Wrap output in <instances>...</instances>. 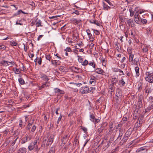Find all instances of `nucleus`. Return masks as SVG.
Instances as JSON below:
<instances>
[{"label": "nucleus", "instance_id": "1", "mask_svg": "<svg viewBox=\"0 0 153 153\" xmlns=\"http://www.w3.org/2000/svg\"><path fill=\"white\" fill-rule=\"evenodd\" d=\"M39 143V139L36 138L33 142L30 143V145L28 146V149L29 150L31 151L34 148H35L37 149L38 148V145Z\"/></svg>", "mask_w": 153, "mask_h": 153}, {"label": "nucleus", "instance_id": "2", "mask_svg": "<svg viewBox=\"0 0 153 153\" xmlns=\"http://www.w3.org/2000/svg\"><path fill=\"white\" fill-rule=\"evenodd\" d=\"M18 137H11L8 138L5 141V143L7 145H8L10 146H13L15 144Z\"/></svg>", "mask_w": 153, "mask_h": 153}, {"label": "nucleus", "instance_id": "3", "mask_svg": "<svg viewBox=\"0 0 153 153\" xmlns=\"http://www.w3.org/2000/svg\"><path fill=\"white\" fill-rule=\"evenodd\" d=\"M122 97V91L119 89H117L116 90V92L114 98L116 100H121Z\"/></svg>", "mask_w": 153, "mask_h": 153}, {"label": "nucleus", "instance_id": "4", "mask_svg": "<svg viewBox=\"0 0 153 153\" xmlns=\"http://www.w3.org/2000/svg\"><path fill=\"white\" fill-rule=\"evenodd\" d=\"M88 87L87 86H82L79 89V93L83 94L88 93Z\"/></svg>", "mask_w": 153, "mask_h": 153}, {"label": "nucleus", "instance_id": "5", "mask_svg": "<svg viewBox=\"0 0 153 153\" xmlns=\"http://www.w3.org/2000/svg\"><path fill=\"white\" fill-rule=\"evenodd\" d=\"M77 57H78V62L81 63L82 66H85L88 64V60L85 59L84 61H83V59L82 58L81 56L78 55Z\"/></svg>", "mask_w": 153, "mask_h": 153}, {"label": "nucleus", "instance_id": "6", "mask_svg": "<svg viewBox=\"0 0 153 153\" xmlns=\"http://www.w3.org/2000/svg\"><path fill=\"white\" fill-rule=\"evenodd\" d=\"M107 125L108 123L106 122L103 123L100 127L97 130V132L99 134L107 126Z\"/></svg>", "mask_w": 153, "mask_h": 153}, {"label": "nucleus", "instance_id": "7", "mask_svg": "<svg viewBox=\"0 0 153 153\" xmlns=\"http://www.w3.org/2000/svg\"><path fill=\"white\" fill-rule=\"evenodd\" d=\"M50 85V83L49 82H45L41 86H39V89H41L42 88H45L49 86Z\"/></svg>", "mask_w": 153, "mask_h": 153}, {"label": "nucleus", "instance_id": "8", "mask_svg": "<svg viewBox=\"0 0 153 153\" xmlns=\"http://www.w3.org/2000/svg\"><path fill=\"white\" fill-rule=\"evenodd\" d=\"M54 139V136L53 135H51L48 139L46 145L47 146L51 144L53 141Z\"/></svg>", "mask_w": 153, "mask_h": 153}, {"label": "nucleus", "instance_id": "9", "mask_svg": "<svg viewBox=\"0 0 153 153\" xmlns=\"http://www.w3.org/2000/svg\"><path fill=\"white\" fill-rule=\"evenodd\" d=\"M141 19L140 16L137 13H136L134 16V19L135 22L137 23L138 22L140 21Z\"/></svg>", "mask_w": 153, "mask_h": 153}, {"label": "nucleus", "instance_id": "10", "mask_svg": "<svg viewBox=\"0 0 153 153\" xmlns=\"http://www.w3.org/2000/svg\"><path fill=\"white\" fill-rule=\"evenodd\" d=\"M144 91L147 94V95L149 93L151 92V88H150L149 86V85L148 84H147L146 86H145Z\"/></svg>", "mask_w": 153, "mask_h": 153}, {"label": "nucleus", "instance_id": "11", "mask_svg": "<svg viewBox=\"0 0 153 153\" xmlns=\"http://www.w3.org/2000/svg\"><path fill=\"white\" fill-rule=\"evenodd\" d=\"M31 139V137H29L27 136L22 138L21 143L22 144L25 143L26 142L30 140Z\"/></svg>", "mask_w": 153, "mask_h": 153}, {"label": "nucleus", "instance_id": "12", "mask_svg": "<svg viewBox=\"0 0 153 153\" xmlns=\"http://www.w3.org/2000/svg\"><path fill=\"white\" fill-rule=\"evenodd\" d=\"M68 138V136L67 134L64 135L62 139V142L63 145H64L67 142Z\"/></svg>", "mask_w": 153, "mask_h": 153}, {"label": "nucleus", "instance_id": "13", "mask_svg": "<svg viewBox=\"0 0 153 153\" xmlns=\"http://www.w3.org/2000/svg\"><path fill=\"white\" fill-rule=\"evenodd\" d=\"M40 78L44 81H48L49 80V78L46 75L44 74H42L41 75Z\"/></svg>", "mask_w": 153, "mask_h": 153}, {"label": "nucleus", "instance_id": "14", "mask_svg": "<svg viewBox=\"0 0 153 153\" xmlns=\"http://www.w3.org/2000/svg\"><path fill=\"white\" fill-rule=\"evenodd\" d=\"M89 22L90 23L94 24L97 26L100 25V24L98 21L95 19H91L89 20Z\"/></svg>", "mask_w": 153, "mask_h": 153}, {"label": "nucleus", "instance_id": "15", "mask_svg": "<svg viewBox=\"0 0 153 153\" xmlns=\"http://www.w3.org/2000/svg\"><path fill=\"white\" fill-rule=\"evenodd\" d=\"M73 69L76 73H81L82 72V69L75 67H73Z\"/></svg>", "mask_w": 153, "mask_h": 153}, {"label": "nucleus", "instance_id": "16", "mask_svg": "<svg viewBox=\"0 0 153 153\" xmlns=\"http://www.w3.org/2000/svg\"><path fill=\"white\" fill-rule=\"evenodd\" d=\"M145 74L146 76L145 77L153 76V71H146L145 73Z\"/></svg>", "mask_w": 153, "mask_h": 153}, {"label": "nucleus", "instance_id": "17", "mask_svg": "<svg viewBox=\"0 0 153 153\" xmlns=\"http://www.w3.org/2000/svg\"><path fill=\"white\" fill-rule=\"evenodd\" d=\"M95 72L97 74L104 75V71L101 68H97L95 70Z\"/></svg>", "mask_w": 153, "mask_h": 153}, {"label": "nucleus", "instance_id": "18", "mask_svg": "<svg viewBox=\"0 0 153 153\" xmlns=\"http://www.w3.org/2000/svg\"><path fill=\"white\" fill-rule=\"evenodd\" d=\"M26 149L24 147H22L19 149L17 153H26Z\"/></svg>", "mask_w": 153, "mask_h": 153}, {"label": "nucleus", "instance_id": "19", "mask_svg": "<svg viewBox=\"0 0 153 153\" xmlns=\"http://www.w3.org/2000/svg\"><path fill=\"white\" fill-rule=\"evenodd\" d=\"M103 4V8L104 10H108L111 9L110 7L108 6L104 2H102Z\"/></svg>", "mask_w": 153, "mask_h": 153}, {"label": "nucleus", "instance_id": "20", "mask_svg": "<svg viewBox=\"0 0 153 153\" xmlns=\"http://www.w3.org/2000/svg\"><path fill=\"white\" fill-rule=\"evenodd\" d=\"M51 64L52 65H60L61 62L59 60H51Z\"/></svg>", "mask_w": 153, "mask_h": 153}, {"label": "nucleus", "instance_id": "21", "mask_svg": "<svg viewBox=\"0 0 153 153\" xmlns=\"http://www.w3.org/2000/svg\"><path fill=\"white\" fill-rule=\"evenodd\" d=\"M119 19L120 21L123 23H126V21L127 18H126L123 16H120L119 17Z\"/></svg>", "mask_w": 153, "mask_h": 153}, {"label": "nucleus", "instance_id": "22", "mask_svg": "<svg viewBox=\"0 0 153 153\" xmlns=\"http://www.w3.org/2000/svg\"><path fill=\"white\" fill-rule=\"evenodd\" d=\"M34 121V120L33 119H32V122L30 123H29L27 125L25 129L26 130H30V128L31 127V126L33 123V122Z\"/></svg>", "mask_w": 153, "mask_h": 153}, {"label": "nucleus", "instance_id": "23", "mask_svg": "<svg viewBox=\"0 0 153 153\" xmlns=\"http://www.w3.org/2000/svg\"><path fill=\"white\" fill-rule=\"evenodd\" d=\"M128 139V138L124 136L123 138L120 142V143L121 144V145H123L126 142Z\"/></svg>", "mask_w": 153, "mask_h": 153}, {"label": "nucleus", "instance_id": "24", "mask_svg": "<svg viewBox=\"0 0 153 153\" xmlns=\"http://www.w3.org/2000/svg\"><path fill=\"white\" fill-rule=\"evenodd\" d=\"M79 144V137L76 136L75 137L74 143V145L75 146H77Z\"/></svg>", "mask_w": 153, "mask_h": 153}, {"label": "nucleus", "instance_id": "25", "mask_svg": "<svg viewBox=\"0 0 153 153\" xmlns=\"http://www.w3.org/2000/svg\"><path fill=\"white\" fill-rule=\"evenodd\" d=\"M146 151V150L144 147H141L138 149L137 150V152L138 153H143V152H145Z\"/></svg>", "mask_w": 153, "mask_h": 153}, {"label": "nucleus", "instance_id": "26", "mask_svg": "<svg viewBox=\"0 0 153 153\" xmlns=\"http://www.w3.org/2000/svg\"><path fill=\"white\" fill-rule=\"evenodd\" d=\"M13 71L16 74H19L21 73V69L20 68H13Z\"/></svg>", "mask_w": 153, "mask_h": 153}, {"label": "nucleus", "instance_id": "27", "mask_svg": "<svg viewBox=\"0 0 153 153\" xmlns=\"http://www.w3.org/2000/svg\"><path fill=\"white\" fill-rule=\"evenodd\" d=\"M145 80L150 83H153V76L145 77Z\"/></svg>", "mask_w": 153, "mask_h": 153}, {"label": "nucleus", "instance_id": "28", "mask_svg": "<svg viewBox=\"0 0 153 153\" xmlns=\"http://www.w3.org/2000/svg\"><path fill=\"white\" fill-rule=\"evenodd\" d=\"M143 82L142 81L140 82L138 84V91H140L142 88Z\"/></svg>", "mask_w": 153, "mask_h": 153}, {"label": "nucleus", "instance_id": "29", "mask_svg": "<svg viewBox=\"0 0 153 153\" xmlns=\"http://www.w3.org/2000/svg\"><path fill=\"white\" fill-rule=\"evenodd\" d=\"M42 58L40 57L39 58L37 57L36 59L34 60V62H36V64L37 62L39 65H41L42 63Z\"/></svg>", "mask_w": 153, "mask_h": 153}, {"label": "nucleus", "instance_id": "30", "mask_svg": "<svg viewBox=\"0 0 153 153\" xmlns=\"http://www.w3.org/2000/svg\"><path fill=\"white\" fill-rule=\"evenodd\" d=\"M126 23L129 26L132 27V23H133V20L130 19H127L126 21Z\"/></svg>", "mask_w": 153, "mask_h": 153}, {"label": "nucleus", "instance_id": "31", "mask_svg": "<svg viewBox=\"0 0 153 153\" xmlns=\"http://www.w3.org/2000/svg\"><path fill=\"white\" fill-rule=\"evenodd\" d=\"M0 64L4 66H7L9 65L8 64V61L3 60L0 62Z\"/></svg>", "mask_w": 153, "mask_h": 153}, {"label": "nucleus", "instance_id": "32", "mask_svg": "<svg viewBox=\"0 0 153 153\" xmlns=\"http://www.w3.org/2000/svg\"><path fill=\"white\" fill-rule=\"evenodd\" d=\"M55 92L57 93H60V94H63L64 93V92L63 91L60 90V89L58 88H55L54 89Z\"/></svg>", "mask_w": 153, "mask_h": 153}, {"label": "nucleus", "instance_id": "33", "mask_svg": "<svg viewBox=\"0 0 153 153\" xmlns=\"http://www.w3.org/2000/svg\"><path fill=\"white\" fill-rule=\"evenodd\" d=\"M136 72V76H138L140 75L139 68L138 66L136 67L134 69Z\"/></svg>", "mask_w": 153, "mask_h": 153}, {"label": "nucleus", "instance_id": "34", "mask_svg": "<svg viewBox=\"0 0 153 153\" xmlns=\"http://www.w3.org/2000/svg\"><path fill=\"white\" fill-rule=\"evenodd\" d=\"M125 84V82L123 79H121L119 81V85L120 87L123 86Z\"/></svg>", "mask_w": 153, "mask_h": 153}, {"label": "nucleus", "instance_id": "35", "mask_svg": "<svg viewBox=\"0 0 153 153\" xmlns=\"http://www.w3.org/2000/svg\"><path fill=\"white\" fill-rule=\"evenodd\" d=\"M118 81V79L116 77L112 78L111 79V83L113 85L115 84Z\"/></svg>", "mask_w": 153, "mask_h": 153}, {"label": "nucleus", "instance_id": "36", "mask_svg": "<svg viewBox=\"0 0 153 153\" xmlns=\"http://www.w3.org/2000/svg\"><path fill=\"white\" fill-rule=\"evenodd\" d=\"M139 61V59L137 58H134L133 60L132 64L134 65H137V63Z\"/></svg>", "mask_w": 153, "mask_h": 153}, {"label": "nucleus", "instance_id": "37", "mask_svg": "<svg viewBox=\"0 0 153 153\" xmlns=\"http://www.w3.org/2000/svg\"><path fill=\"white\" fill-rule=\"evenodd\" d=\"M88 64L89 65L92 66L94 68H95L96 65L95 63L93 61L88 63Z\"/></svg>", "mask_w": 153, "mask_h": 153}, {"label": "nucleus", "instance_id": "38", "mask_svg": "<svg viewBox=\"0 0 153 153\" xmlns=\"http://www.w3.org/2000/svg\"><path fill=\"white\" fill-rule=\"evenodd\" d=\"M41 24L42 21L40 20H38L36 24L37 27H42V25Z\"/></svg>", "mask_w": 153, "mask_h": 153}, {"label": "nucleus", "instance_id": "39", "mask_svg": "<svg viewBox=\"0 0 153 153\" xmlns=\"http://www.w3.org/2000/svg\"><path fill=\"white\" fill-rule=\"evenodd\" d=\"M95 116L93 113L91 114L90 115V120L92 122H94L95 119Z\"/></svg>", "mask_w": 153, "mask_h": 153}, {"label": "nucleus", "instance_id": "40", "mask_svg": "<svg viewBox=\"0 0 153 153\" xmlns=\"http://www.w3.org/2000/svg\"><path fill=\"white\" fill-rule=\"evenodd\" d=\"M129 61L131 62H133L134 55L131 53H129Z\"/></svg>", "mask_w": 153, "mask_h": 153}, {"label": "nucleus", "instance_id": "41", "mask_svg": "<svg viewBox=\"0 0 153 153\" xmlns=\"http://www.w3.org/2000/svg\"><path fill=\"white\" fill-rule=\"evenodd\" d=\"M114 129H111L110 128H108L107 131H106V135H109L112 133Z\"/></svg>", "mask_w": 153, "mask_h": 153}, {"label": "nucleus", "instance_id": "42", "mask_svg": "<svg viewBox=\"0 0 153 153\" xmlns=\"http://www.w3.org/2000/svg\"><path fill=\"white\" fill-rule=\"evenodd\" d=\"M6 47L5 46L3 45L0 43V51H4L5 50Z\"/></svg>", "mask_w": 153, "mask_h": 153}, {"label": "nucleus", "instance_id": "43", "mask_svg": "<svg viewBox=\"0 0 153 153\" xmlns=\"http://www.w3.org/2000/svg\"><path fill=\"white\" fill-rule=\"evenodd\" d=\"M95 90V88L94 87H91L90 88H88V93H91Z\"/></svg>", "mask_w": 153, "mask_h": 153}, {"label": "nucleus", "instance_id": "44", "mask_svg": "<svg viewBox=\"0 0 153 153\" xmlns=\"http://www.w3.org/2000/svg\"><path fill=\"white\" fill-rule=\"evenodd\" d=\"M129 10L130 13V16H132L134 14V12L133 9L131 7H130Z\"/></svg>", "mask_w": 153, "mask_h": 153}, {"label": "nucleus", "instance_id": "45", "mask_svg": "<svg viewBox=\"0 0 153 153\" xmlns=\"http://www.w3.org/2000/svg\"><path fill=\"white\" fill-rule=\"evenodd\" d=\"M139 110L138 108H136L134 111L133 116H135V117L137 116L139 114Z\"/></svg>", "mask_w": 153, "mask_h": 153}, {"label": "nucleus", "instance_id": "46", "mask_svg": "<svg viewBox=\"0 0 153 153\" xmlns=\"http://www.w3.org/2000/svg\"><path fill=\"white\" fill-rule=\"evenodd\" d=\"M18 81L21 85H24L25 83L24 79L22 78H20L19 79Z\"/></svg>", "mask_w": 153, "mask_h": 153}, {"label": "nucleus", "instance_id": "47", "mask_svg": "<svg viewBox=\"0 0 153 153\" xmlns=\"http://www.w3.org/2000/svg\"><path fill=\"white\" fill-rule=\"evenodd\" d=\"M45 58L47 60L51 62V57L50 55H45Z\"/></svg>", "mask_w": 153, "mask_h": 153}, {"label": "nucleus", "instance_id": "48", "mask_svg": "<svg viewBox=\"0 0 153 153\" xmlns=\"http://www.w3.org/2000/svg\"><path fill=\"white\" fill-rule=\"evenodd\" d=\"M55 151V148L53 147H52L51 148L48 153H54Z\"/></svg>", "mask_w": 153, "mask_h": 153}, {"label": "nucleus", "instance_id": "49", "mask_svg": "<svg viewBox=\"0 0 153 153\" xmlns=\"http://www.w3.org/2000/svg\"><path fill=\"white\" fill-rule=\"evenodd\" d=\"M123 133H122V131H121L120 130V133L118 137L117 138V139H119L120 140L122 137V136H123Z\"/></svg>", "mask_w": 153, "mask_h": 153}, {"label": "nucleus", "instance_id": "50", "mask_svg": "<svg viewBox=\"0 0 153 153\" xmlns=\"http://www.w3.org/2000/svg\"><path fill=\"white\" fill-rule=\"evenodd\" d=\"M140 21L143 24H146L147 22V21L145 19L141 18L140 19Z\"/></svg>", "mask_w": 153, "mask_h": 153}, {"label": "nucleus", "instance_id": "51", "mask_svg": "<svg viewBox=\"0 0 153 153\" xmlns=\"http://www.w3.org/2000/svg\"><path fill=\"white\" fill-rule=\"evenodd\" d=\"M10 45L12 46H16L17 45V43L14 41H11L10 42Z\"/></svg>", "mask_w": 153, "mask_h": 153}, {"label": "nucleus", "instance_id": "52", "mask_svg": "<svg viewBox=\"0 0 153 153\" xmlns=\"http://www.w3.org/2000/svg\"><path fill=\"white\" fill-rule=\"evenodd\" d=\"M96 81H94V80H91V79H90L89 82L90 84L93 85H95L96 83Z\"/></svg>", "mask_w": 153, "mask_h": 153}, {"label": "nucleus", "instance_id": "53", "mask_svg": "<svg viewBox=\"0 0 153 153\" xmlns=\"http://www.w3.org/2000/svg\"><path fill=\"white\" fill-rule=\"evenodd\" d=\"M142 51L143 52L146 53L148 52V49L147 46H145L142 49Z\"/></svg>", "mask_w": 153, "mask_h": 153}, {"label": "nucleus", "instance_id": "54", "mask_svg": "<svg viewBox=\"0 0 153 153\" xmlns=\"http://www.w3.org/2000/svg\"><path fill=\"white\" fill-rule=\"evenodd\" d=\"M81 129L83 131L84 133H87V129L86 128L81 126Z\"/></svg>", "mask_w": 153, "mask_h": 153}, {"label": "nucleus", "instance_id": "55", "mask_svg": "<svg viewBox=\"0 0 153 153\" xmlns=\"http://www.w3.org/2000/svg\"><path fill=\"white\" fill-rule=\"evenodd\" d=\"M135 31H133L132 30H131V35L133 38L135 36Z\"/></svg>", "mask_w": 153, "mask_h": 153}, {"label": "nucleus", "instance_id": "56", "mask_svg": "<svg viewBox=\"0 0 153 153\" xmlns=\"http://www.w3.org/2000/svg\"><path fill=\"white\" fill-rule=\"evenodd\" d=\"M21 13H23V14H27V13L24 12L22 11V10H18V12H17V15H19Z\"/></svg>", "mask_w": 153, "mask_h": 153}, {"label": "nucleus", "instance_id": "57", "mask_svg": "<svg viewBox=\"0 0 153 153\" xmlns=\"http://www.w3.org/2000/svg\"><path fill=\"white\" fill-rule=\"evenodd\" d=\"M22 69H21V71H22L24 72H25L26 71V68L25 66H24L23 64H22Z\"/></svg>", "mask_w": 153, "mask_h": 153}, {"label": "nucleus", "instance_id": "58", "mask_svg": "<svg viewBox=\"0 0 153 153\" xmlns=\"http://www.w3.org/2000/svg\"><path fill=\"white\" fill-rule=\"evenodd\" d=\"M109 89L108 91H110L111 94H112V93L113 92V91H114V90L113 89V88L112 87V85H110L109 86Z\"/></svg>", "mask_w": 153, "mask_h": 153}, {"label": "nucleus", "instance_id": "59", "mask_svg": "<svg viewBox=\"0 0 153 153\" xmlns=\"http://www.w3.org/2000/svg\"><path fill=\"white\" fill-rule=\"evenodd\" d=\"M65 51L66 52H71L72 51L71 49L69 47H67Z\"/></svg>", "mask_w": 153, "mask_h": 153}, {"label": "nucleus", "instance_id": "60", "mask_svg": "<svg viewBox=\"0 0 153 153\" xmlns=\"http://www.w3.org/2000/svg\"><path fill=\"white\" fill-rule=\"evenodd\" d=\"M36 126L34 125L32 126V127L31 129V131L32 132H33L35 131L36 130Z\"/></svg>", "mask_w": 153, "mask_h": 153}, {"label": "nucleus", "instance_id": "61", "mask_svg": "<svg viewBox=\"0 0 153 153\" xmlns=\"http://www.w3.org/2000/svg\"><path fill=\"white\" fill-rule=\"evenodd\" d=\"M143 99V97L141 95H140L139 96V98L138 99V102H142Z\"/></svg>", "mask_w": 153, "mask_h": 153}, {"label": "nucleus", "instance_id": "62", "mask_svg": "<svg viewBox=\"0 0 153 153\" xmlns=\"http://www.w3.org/2000/svg\"><path fill=\"white\" fill-rule=\"evenodd\" d=\"M101 62L102 63V64L103 66H105L106 65V60L105 59H103L101 60Z\"/></svg>", "mask_w": 153, "mask_h": 153}, {"label": "nucleus", "instance_id": "63", "mask_svg": "<svg viewBox=\"0 0 153 153\" xmlns=\"http://www.w3.org/2000/svg\"><path fill=\"white\" fill-rule=\"evenodd\" d=\"M130 134H130L128 131H127L124 136L128 138V137H130Z\"/></svg>", "mask_w": 153, "mask_h": 153}, {"label": "nucleus", "instance_id": "64", "mask_svg": "<svg viewBox=\"0 0 153 153\" xmlns=\"http://www.w3.org/2000/svg\"><path fill=\"white\" fill-rule=\"evenodd\" d=\"M81 21L80 20H77V19H74L73 20V22L74 23L78 24Z\"/></svg>", "mask_w": 153, "mask_h": 153}]
</instances>
